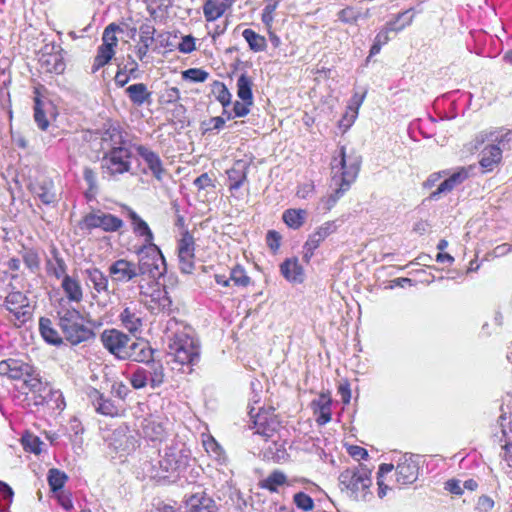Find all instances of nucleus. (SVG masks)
Returning <instances> with one entry per match:
<instances>
[{
	"label": "nucleus",
	"instance_id": "1",
	"mask_svg": "<svg viewBox=\"0 0 512 512\" xmlns=\"http://www.w3.org/2000/svg\"><path fill=\"white\" fill-rule=\"evenodd\" d=\"M100 341L104 348L118 359L145 362L151 358V350L147 343L131 341V338L120 330L105 329L100 335Z\"/></svg>",
	"mask_w": 512,
	"mask_h": 512
},
{
	"label": "nucleus",
	"instance_id": "2",
	"mask_svg": "<svg viewBox=\"0 0 512 512\" xmlns=\"http://www.w3.org/2000/svg\"><path fill=\"white\" fill-rule=\"evenodd\" d=\"M340 491L355 502H366L372 497L371 471L363 465L348 467L338 477Z\"/></svg>",
	"mask_w": 512,
	"mask_h": 512
},
{
	"label": "nucleus",
	"instance_id": "3",
	"mask_svg": "<svg viewBox=\"0 0 512 512\" xmlns=\"http://www.w3.org/2000/svg\"><path fill=\"white\" fill-rule=\"evenodd\" d=\"M55 311L63 337L71 345L87 342L94 337L92 329L83 324V316L77 308L55 309Z\"/></svg>",
	"mask_w": 512,
	"mask_h": 512
},
{
	"label": "nucleus",
	"instance_id": "4",
	"mask_svg": "<svg viewBox=\"0 0 512 512\" xmlns=\"http://www.w3.org/2000/svg\"><path fill=\"white\" fill-rule=\"evenodd\" d=\"M360 163L359 156L346 154L345 147L341 146L331 161L332 186L350 188L358 176Z\"/></svg>",
	"mask_w": 512,
	"mask_h": 512
},
{
	"label": "nucleus",
	"instance_id": "5",
	"mask_svg": "<svg viewBox=\"0 0 512 512\" xmlns=\"http://www.w3.org/2000/svg\"><path fill=\"white\" fill-rule=\"evenodd\" d=\"M190 449L180 440L173 439L160 451L159 465L165 473H181L192 461Z\"/></svg>",
	"mask_w": 512,
	"mask_h": 512
},
{
	"label": "nucleus",
	"instance_id": "6",
	"mask_svg": "<svg viewBox=\"0 0 512 512\" xmlns=\"http://www.w3.org/2000/svg\"><path fill=\"white\" fill-rule=\"evenodd\" d=\"M139 261L137 266L138 274L157 279L166 272L165 259L159 247L155 245L141 246L137 250Z\"/></svg>",
	"mask_w": 512,
	"mask_h": 512
},
{
	"label": "nucleus",
	"instance_id": "7",
	"mask_svg": "<svg viewBox=\"0 0 512 512\" xmlns=\"http://www.w3.org/2000/svg\"><path fill=\"white\" fill-rule=\"evenodd\" d=\"M510 132L500 134L497 131H484L476 137L477 143H484L485 141L497 142V144L487 145L481 152L480 165L487 171L494 169L502 159V149L500 147L505 141H508Z\"/></svg>",
	"mask_w": 512,
	"mask_h": 512
},
{
	"label": "nucleus",
	"instance_id": "8",
	"mask_svg": "<svg viewBox=\"0 0 512 512\" xmlns=\"http://www.w3.org/2000/svg\"><path fill=\"white\" fill-rule=\"evenodd\" d=\"M169 354L182 365L194 364L199 358V346L197 341L186 332H177L170 339Z\"/></svg>",
	"mask_w": 512,
	"mask_h": 512
},
{
	"label": "nucleus",
	"instance_id": "9",
	"mask_svg": "<svg viewBox=\"0 0 512 512\" xmlns=\"http://www.w3.org/2000/svg\"><path fill=\"white\" fill-rule=\"evenodd\" d=\"M63 48L55 43L45 44L39 58L41 69L45 73L60 75L66 69Z\"/></svg>",
	"mask_w": 512,
	"mask_h": 512
},
{
	"label": "nucleus",
	"instance_id": "10",
	"mask_svg": "<svg viewBox=\"0 0 512 512\" xmlns=\"http://www.w3.org/2000/svg\"><path fill=\"white\" fill-rule=\"evenodd\" d=\"M122 219L102 210H95L84 216L81 227L87 230L100 228L105 232H116L123 227Z\"/></svg>",
	"mask_w": 512,
	"mask_h": 512
},
{
	"label": "nucleus",
	"instance_id": "11",
	"mask_svg": "<svg viewBox=\"0 0 512 512\" xmlns=\"http://www.w3.org/2000/svg\"><path fill=\"white\" fill-rule=\"evenodd\" d=\"M61 289L64 295L54 303L55 309H71L73 303L80 304L84 298V291L81 282L73 276H65L61 281Z\"/></svg>",
	"mask_w": 512,
	"mask_h": 512
},
{
	"label": "nucleus",
	"instance_id": "12",
	"mask_svg": "<svg viewBox=\"0 0 512 512\" xmlns=\"http://www.w3.org/2000/svg\"><path fill=\"white\" fill-rule=\"evenodd\" d=\"M131 153L128 148L119 146L112 148L102 160V167L111 175L124 174L130 170Z\"/></svg>",
	"mask_w": 512,
	"mask_h": 512
},
{
	"label": "nucleus",
	"instance_id": "13",
	"mask_svg": "<svg viewBox=\"0 0 512 512\" xmlns=\"http://www.w3.org/2000/svg\"><path fill=\"white\" fill-rule=\"evenodd\" d=\"M4 305L19 325L26 323L32 316L29 299L22 292H10L5 298Z\"/></svg>",
	"mask_w": 512,
	"mask_h": 512
},
{
	"label": "nucleus",
	"instance_id": "14",
	"mask_svg": "<svg viewBox=\"0 0 512 512\" xmlns=\"http://www.w3.org/2000/svg\"><path fill=\"white\" fill-rule=\"evenodd\" d=\"M179 268L182 273L191 274L195 267V242L189 232L183 233L178 242Z\"/></svg>",
	"mask_w": 512,
	"mask_h": 512
},
{
	"label": "nucleus",
	"instance_id": "15",
	"mask_svg": "<svg viewBox=\"0 0 512 512\" xmlns=\"http://www.w3.org/2000/svg\"><path fill=\"white\" fill-rule=\"evenodd\" d=\"M418 461L415 456L405 454L396 466V482L402 487L414 483L418 478Z\"/></svg>",
	"mask_w": 512,
	"mask_h": 512
},
{
	"label": "nucleus",
	"instance_id": "16",
	"mask_svg": "<svg viewBox=\"0 0 512 512\" xmlns=\"http://www.w3.org/2000/svg\"><path fill=\"white\" fill-rule=\"evenodd\" d=\"M140 294L145 297L144 301L149 310L153 313L169 314L171 311L172 301L168 292L161 287L152 290L151 294L147 295L143 291V286L139 285Z\"/></svg>",
	"mask_w": 512,
	"mask_h": 512
},
{
	"label": "nucleus",
	"instance_id": "17",
	"mask_svg": "<svg viewBox=\"0 0 512 512\" xmlns=\"http://www.w3.org/2000/svg\"><path fill=\"white\" fill-rule=\"evenodd\" d=\"M336 226L334 222H325L318 227L312 234L309 235L307 241L303 246V259L305 262H309L314 251L320 246V244L332 233L335 232Z\"/></svg>",
	"mask_w": 512,
	"mask_h": 512
},
{
	"label": "nucleus",
	"instance_id": "18",
	"mask_svg": "<svg viewBox=\"0 0 512 512\" xmlns=\"http://www.w3.org/2000/svg\"><path fill=\"white\" fill-rule=\"evenodd\" d=\"M108 272L116 283H127L139 276L136 264L126 259H118L113 262L109 266Z\"/></svg>",
	"mask_w": 512,
	"mask_h": 512
},
{
	"label": "nucleus",
	"instance_id": "19",
	"mask_svg": "<svg viewBox=\"0 0 512 512\" xmlns=\"http://www.w3.org/2000/svg\"><path fill=\"white\" fill-rule=\"evenodd\" d=\"M122 326L130 333L139 332L143 325V316L138 304H126L119 315Z\"/></svg>",
	"mask_w": 512,
	"mask_h": 512
},
{
	"label": "nucleus",
	"instance_id": "20",
	"mask_svg": "<svg viewBox=\"0 0 512 512\" xmlns=\"http://www.w3.org/2000/svg\"><path fill=\"white\" fill-rule=\"evenodd\" d=\"M33 366L20 359L9 358L0 362V375L13 380H23L30 375Z\"/></svg>",
	"mask_w": 512,
	"mask_h": 512
},
{
	"label": "nucleus",
	"instance_id": "21",
	"mask_svg": "<svg viewBox=\"0 0 512 512\" xmlns=\"http://www.w3.org/2000/svg\"><path fill=\"white\" fill-rule=\"evenodd\" d=\"M250 416L253 419L256 433L266 439L271 438L279 426V422L269 412L259 411L254 415L253 409H251Z\"/></svg>",
	"mask_w": 512,
	"mask_h": 512
},
{
	"label": "nucleus",
	"instance_id": "22",
	"mask_svg": "<svg viewBox=\"0 0 512 512\" xmlns=\"http://www.w3.org/2000/svg\"><path fill=\"white\" fill-rule=\"evenodd\" d=\"M137 154L144 160L147 164L149 170L153 174V176L158 180H163V175L165 174V169L163 167L162 161L159 155L150 150L148 147L144 145H138L135 147Z\"/></svg>",
	"mask_w": 512,
	"mask_h": 512
},
{
	"label": "nucleus",
	"instance_id": "23",
	"mask_svg": "<svg viewBox=\"0 0 512 512\" xmlns=\"http://www.w3.org/2000/svg\"><path fill=\"white\" fill-rule=\"evenodd\" d=\"M185 512H217L215 501L204 492L191 495L185 502Z\"/></svg>",
	"mask_w": 512,
	"mask_h": 512
},
{
	"label": "nucleus",
	"instance_id": "24",
	"mask_svg": "<svg viewBox=\"0 0 512 512\" xmlns=\"http://www.w3.org/2000/svg\"><path fill=\"white\" fill-rule=\"evenodd\" d=\"M31 193L37 197L43 204L50 205L56 202V193L54 183L49 179H43L30 183L28 186Z\"/></svg>",
	"mask_w": 512,
	"mask_h": 512
},
{
	"label": "nucleus",
	"instance_id": "25",
	"mask_svg": "<svg viewBox=\"0 0 512 512\" xmlns=\"http://www.w3.org/2000/svg\"><path fill=\"white\" fill-rule=\"evenodd\" d=\"M84 275L88 283L92 285L93 299L97 298L98 294L107 293L109 287L108 276L105 275L100 269L96 267L87 268L84 270Z\"/></svg>",
	"mask_w": 512,
	"mask_h": 512
},
{
	"label": "nucleus",
	"instance_id": "26",
	"mask_svg": "<svg viewBox=\"0 0 512 512\" xmlns=\"http://www.w3.org/2000/svg\"><path fill=\"white\" fill-rule=\"evenodd\" d=\"M250 164L245 160H237L233 166L227 170L229 189L238 190L247 180V174Z\"/></svg>",
	"mask_w": 512,
	"mask_h": 512
},
{
	"label": "nucleus",
	"instance_id": "27",
	"mask_svg": "<svg viewBox=\"0 0 512 512\" xmlns=\"http://www.w3.org/2000/svg\"><path fill=\"white\" fill-rule=\"evenodd\" d=\"M282 276L291 283L300 284L305 279V273L298 258H288L280 265Z\"/></svg>",
	"mask_w": 512,
	"mask_h": 512
},
{
	"label": "nucleus",
	"instance_id": "28",
	"mask_svg": "<svg viewBox=\"0 0 512 512\" xmlns=\"http://www.w3.org/2000/svg\"><path fill=\"white\" fill-rule=\"evenodd\" d=\"M409 13V11H405L403 13H399L395 19V21H390L386 24L385 28L383 30H381L375 37V41L378 43V44H381L382 46L387 44L388 41L390 40L389 38V32L391 31H401L402 29H404L405 27L409 26L412 21H413V16H409L408 18H406V20L404 22H402L401 24L398 25V22L400 19L404 18L407 16V14Z\"/></svg>",
	"mask_w": 512,
	"mask_h": 512
},
{
	"label": "nucleus",
	"instance_id": "29",
	"mask_svg": "<svg viewBox=\"0 0 512 512\" xmlns=\"http://www.w3.org/2000/svg\"><path fill=\"white\" fill-rule=\"evenodd\" d=\"M129 218L132 222L133 232L139 237H143V245L142 246H150L154 244V236L149 228L148 224L133 210H128Z\"/></svg>",
	"mask_w": 512,
	"mask_h": 512
},
{
	"label": "nucleus",
	"instance_id": "30",
	"mask_svg": "<svg viewBox=\"0 0 512 512\" xmlns=\"http://www.w3.org/2000/svg\"><path fill=\"white\" fill-rule=\"evenodd\" d=\"M141 434L150 441H161L165 436V428L161 421L154 417L143 419Z\"/></svg>",
	"mask_w": 512,
	"mask_h": 512
},
{
	"label": "nucleus",
	"instance_id": "31",
	"mask_svg": "<svg viewBox=\"0 0 512 512\" xmlns=\"http://www.w3.org/2000/svg\"><path fill=\"white\" fill-rule=\"evenodd\" d=\"M331 398L329 395L322 393L319 397L312 401L316 422L319 425H325L331 420Z\"/></svg>",
	"mask_w": 512,
	"mask_h": 512
},
{
	"label": "nucleus",
	"instance_id": "32",
	"mask_svg": "<svg viewBox=\"0 0 512 512\" xmlns=\"http://www.w3.org/2000/svg\"><path fill=\"white\" fill-rule=\"evenodd\" d=\"M467 177L468 173L464 169L453 173L449 178L445 179L435 191L431 193L430 198L433 200L439 199L441 194H447L451 192L456 186L463 183Z\"/></svg>",
	"mask_w": 512,
	"mask_h": 512
},
{
	"label": "nucleus",
	"instance_id": "33",
	"mask_svg": "<svg viewBox=\"0 0 512 512\" xmlns=\"http://www.w3.org/2000/svg\"><path fill=\"white\" fill-rule=\"evenodd\" d=\"M36 405H47L53 410H63L65 408V401L62 393L59 390H52L47 387V390L41 394L38 399L34 400Z\"/></svg>",
	"mask_w": 512,
	"mask_h": 512
},
{
	"label": "nucleus",
	"instance_id": "34",
	"mask_svg": "<svg viewBox=\"0 0 512 512\" xmlns=\"http://www.w3.org/2000/svg\"><path fill=\"white\" fill-rule=\"evenodd\" d=\"M125 93L129 100L136 106H142L144 103L151 101V92L144 83H135L128 86Z\"/></svg>",
	"mask_w": 512,
	"mask_h": 512
},
{
	"label": "nucleus",
	"instance_id": "35",
	"mask_svg": "<svg viewBox=\"0 0 512 512\" xmlns=\"http://www.w3.org/2000/svg\"><path fill=\"white\" fill-rule=\"evenodd\" d=\"M23 389H26V393H32L35 395L34 400L38 399L45 390L47 385L41 381L39 374L35 371L34 367L30 375H26L23 379Z\"/></svg>",
	"mask_w": 512,
	"mask_h": 512
},
{
	"label": "nucleus",
	"instance_id": "36",
	"mask_svg": "<svg viewBox=\"0 0 512 512\" xmlns=\"http://www.w3.org/2000/svg\"><path fill=\"white\" fill-rule=\"evenodd\" d=\"M90 397L92 399L93 406L98 413L106 416H114L117 414V408L114 406L113 402L106 399L101 393H99V391L93 390Z\"/></svg>",
	"mask_w": 512,
	"mask_h": 512
},
{
	"label": "nucleus",
	"instance_id": "37",
	"mask_svg": "<svg viewBox=\"0 0 512 512\" xmlns=\"http://www.w3.org/2000/svg\"><path fill=\"white\" fill-rule=\"evenodd\" d=\"M252 86L253 82L246 74H241L237 79V95L248 104H253Z\"/></svg>",
	"mask_w": 512,
	"mask_h": 512
},
{
	"label": "nucleus",
	"instance_id": "38",
	"mask_svg": "<svg viewBox=\"0 0 512 512\" xmlns=\"http://www.w3.org/2000/svg\"><path fill=\"white\" fill-rule=\"evenodd\" d=\"M51 106L50 102L42 101L39 97H35L34 120L41 130H46L49 121L46 117V111Z\"/></svg>",
	"mask_w": 512,
	"mask_h": 512
},
{
	"label": "nucleus",
	"instance_id": "39",
	"mask_svg": "<svg viewBox=\"0 0 512 512\" xmlns=\"http://www.w3.org/2000/svg\"><path fill=\"white\" fill-rule=\"evenodd\" d=\"M306 216L307 212L304 209H288L282 218L288 227L298 229L304 224Z\"/></svg>",
	"mask_w": 512,
	"mask_h": 512
},
{
	"label": "nucleus",
	"instance_id": "40",
	"mask_svg": "<svg viewBox=\"0 0 512 512\" xmlns=\"http://www.w3.org/2000/svg\"><path fill=\"white\" fill-rule=\"evenodd\" d=\"M243 38L246 40V42L249 45V48L254 52H262L267 47V42L264 36L256 33L252 29H245L242 32Z\"/></svg>",
	"mask_w": 512,
	"mask_h": 512
},
{
	"label": "nucleus",
	"instance_id": "41",
	"mask_svg": "<svg viewBox=\"0 0 512 512\" xmlns=\"http://www.w3.org/2000/svg\"><path fill=\"white\" fill-rule=\"evenodd\" d=\"M349 188H345L344 186H335L333 193L328 196H324L320 199L318 204V209L323 212L330 211L337 203V201L344 195Z\"/></svg>",
	"mask_w": 512,
	"mask_h": 512
},
{
	"label": "nucleus",
	"instance_id": "42",
	"mask_svg": "<svg viewBox=\"0 0 512 512\" xmlns=\"http://www.w3.org/2000/svg\"><path fill=\"white\" fill-rule=\"evenodd\" d=\"M203 446L205 451L216 461H218L219 464H224L226 462L227 457L222 447L212 436H207L203 439Z\"/></svg>",
	"mask_w": 512,
	"mask_h": 512
},
{
	"label": "nucleus",
	"instance_id": "43",
	"mask_svg": "<svg viewBox=\"0 0 512 512\" xmlns=\"http://www.w3.org/2000/svg\"><path fill=\"white\" fill-rule=\"evenodd\" d=\"M39 330L42 337L48 343L57 345L62 342V338L59 336L58 332L52 327V322L48 318H41L39 321Z\"/></svg>",
	"mask_w": 512,
	"mask_h": 512
},
{
	"label": "nucleus",
	"instance_id": "44",
	"mask_svg": "<svg viewBox=\"0 0 512 512\" xmlns=\"http://www.w3.org/2000/svg\"><path fill=\"white\" fill-rule=\"evenodd\" d=\"M225 12V4L217 0H207L203 6V13L207 21H215Z\"/></svg>",
	"mask_w": 512,
	"mask_h": 512
},
{
	"label": "nucleus",
	"instance_id": "45",
	"mask_svg": "<svg viewBox=\"0 0 512 512\" xmlns=\"http://www.w3.org/2000/svg\"><path fill=\"white\" fill-rule=\"evenodd\" d=\"M20 255L24 265L32 273H35L39 270L41 260L39 253L36 250L32 248H23L20 251Z\"/></svg>",
	"mask_w": 512,
	"mask_h": 512
},
{
	"label": "nucleus",
	"instance_id": "46",
	"mask_svg": "<svg viewBox=\"0 0 512 512\" xmlns=\"http://www.w3.org/2000/svg\"><path fill=\"white\" fill-rule=\"evenodd\" d=\"M145 368L148 374L150 386L152 388L159 387L164 382L165 377L163 366L160 363L153 362Z\"/></svg>",
	"mask_w": 512,
	"mask_h": 512
},
{
	"label": "nucleus",
	"instance_id": "47",
	"mask_svg": "<svg viewBox=\"0 0 512 512\" xmlns=\"http://www.w3.org/2000/svg\"><path fill=\"white\" fill-rule=\"evenodd\" d=\"M115 50L111 48H107L103 45H100L97 49V54L94 58V62L92 65V72L98 71L100 68L105 66L110 60L114 57Z\"/></svg>",
	"mask_w": 512,
	"mask_h": 512
},
{
	"label": "nucleus",
	"instance_id": "48",
	"mask_svg": "<svg viewBox=\"0 0 512 512\" xmlns=\"http://www.w3.org/2000/svg\"><path fill=\"white\" fill-rule=\"evenodd\" d=\"M286 481L287 477L284 473L274 471L262 481V487L271 492H277L280 486L286 484Z\"/></svg>",
	"mask_w": 512,
	"mask_h": 512
},
{
	"label": "nucleus",
	"instance_id": "49",
	"mask_svg": "<svg viewBox=\"0 0 512 512\" xmlns=\"http://www.w3.org/2000/svg\"><path fill=\"white\" fill-rule=\"evenodd\" d=\"M212 93L215 95L224 109L231 103L232 94L223 82L215 81L212 85Z\"/></svg>",
	"mask_w": 512,
	"mask_h": 512
},
{
	"label": "nucleus",
	"instance_id": "50",
	"mask_svg": "<svg viewBox=\"0 0 512 512\" xmlns=\"http://www.w3.org/2000/svg\"><path fill=\"white\" fill-rule=\"evenodd\" d=\"M118 31H121L120 27L115 24L111 23L109 24L103 32L102 35V44L103 46L107 48H111L112 50H115L117 44H118V38L116 36V33Z\"/></svg>",
	"mask_w": 512,
	"mask_h": 512
},
{
	"label": "nucleus",
	"instance_id": "51",
	"mask_svg": "<svg viewBox=\"0 0 512 512\" xmlns=\"http://www.w3.org/2000/svg\"><path fill=\"white\" fill-rule=\"evenodd\" d=\"M131 386L134 389H142L150 384L145 367H138L129 377Z\"/></svg>",
	"mask_w": 512,
	"mask_h": 512
},
{
	"label": "nucleus",
	"instance_id": "52",
	"mask_svg": "<svg viewBox=\"0 0 512 512\" xmlns=\"http://www.w3.org/2000/svg\"><path fill=\"white\" fill-rule=\"evenodd\" d=\"M393 464H381L377 473V485H378V496L383 498L386 496L387 491L390 489L388 485L384 483V477L393 470Z\"/></svg>",
	"mask_w": 512,
	"mask_h": 512
},
{
	"label": "nucleus",
	"instance_id": "53",
	"mask_svg": "<svg viewBox=\"0 0 512 512\" xmlns=\"http://www.w3.org/2000/svg\"><path fill=\"white\" fill-rule=\"evenodd\" d=\"M68 477L67 475L58 470V469H50L48 473V483L52 491H57L65 485Z\"/></svg>",
	"mask_w": 512,
	"mask_h": 512
},
{
	"label": "nucleus",
	"instance_id": "54",
	"mask_svg": "<svg viewBox=\"0 0 512 512\" xmlns=\"http://www.w3.org/2000/svg\"><path fill=\"white\" fill-rule=\"evenodd\" d=\"M21 442L25 451L39 454L42 450L41 446L43 445V442L33 434L27 433L23 435Z\"/></svg>",
	"mask_w": 512,
	"mask_h": 512
},
{
	"label": "nucleus",
	"instance_id": "55",
	"mask_svg": "<svg viewBox=\"0 0 512 512\" xmlns=\"http://www.w3.org/2000/svg\"><path fill=\"white\" fill-rule=\"evenodd\" d=\"M182 77L191 82H205L209 77V73L203 69L190 68L182 72Z\"/></svg>",
	"mask_w": 512,
	"mask_h": 512
},
{
	"label": "nucleus",
	"instance_id": "56",
	"mask_svg": "<svg viewBox=\"0 0 512 512\" xmlns=\"http://www.w3.org/2000/svg\"><path fill=\"white\" fill-rule=\"evenodd\" d=\"M253 104H248L246 102L236 101L233 105V113L228 112L224 109L223 114L227 116V119H232L234 117H244L250 112V106Z\"/></svg>",
	"mask_w": 512,
	"mask_h": 512
},
{
	"label": "nucleus",
	"instance_id": "57",
	"mask_svg": "<svg viewBox=\"0 0 512 512\" xmlns=\"http://www.w3.org/2000/svg\"><path fill=\"white\" fill-rule=\"evenodd\" d=\"M293 501L295 505L303 511H311L314 508L313 499L304 492H298L294 495Z\"/></svg>",
	"mask_w": 512,
	"mask_h": 512
},
{
	"label": "nucleus",
	"instance_id": "58",
	"mask_svg": "<svg viewBox=\"0 0 512 512\" xmlns=\"http://www.w3.org/2000/svg\"><path fill=\"white\" fill-rule=\"evenodd\" d=\"M140 32V43L146 45H152L154 42L155 28L149 23H144L139 28Z\"/></svg>",
	"mask_w": 512,
	"mask_h": 512
},
{
	"label": "nucleus",
	"instance_id": "59",
	"mask_svg": "<svg viewBox=\"0 0 512 512\" xmlns=\"http://www.w3.org/2000/svg\"><path fill=\"white\" fill-rule=\"evenodd\" d=\"M362 99L358 102L357 107L352 109L349 107V111H347L342 119L339 121V126L344 128V131L349 129L351 125L354 123L358 116V107L361 105Z\"/></svg>",
	"mask_w": 512,
	"mask_h": 512
},
{
	"label": "nucleus",
	"instance_id": "60",
	"mask_svg": "<svg viewBox=\"0 0 512 512\" xmlns=\"http://www.w3.org/2000/svg\"><path fill=\"white\" fill-rule=\"evenodd\" d=\"M230 280L233 281L235 285L242 287H246L250 283V278L240 267L232 269L230 273Z\"/></svg>",
	"mask_w": 512,
	"mask_h": 512
},
{
	"label": "nucleus",
	"instance_id": "61",
	"mask_svg": "<svg viewBox=\"0 0 512 512\" xmlns=\"http://www.w3.org/2000/svg\"><path fill=\"white\" fill-rule=\"evenodd\" d=\"M177 48L181 53L189 54L193 52L196 49L195 38L191 35L183 36Z\"/></svg>",
	"mask_w": 512,
	"mask_h": 512
},
{
	"label": "nucleus",
	"instance_id": "62",
	"mask_svg": "<svg viewBox=\"0 0 512 512\" xmlns=\"http://www.w3.org/2000/svg\"><path fill=\"white\" fill-rule=\"evenodd\" d=\"M55 263H56V266L53 267L52 269V272H53V275L57 278V279H61V281L64 279L65 276H69L67 274V266H66V263L65 261L60 258V257H55Z\"/></svg>",
	"mask_w": 512,
	"mask_h": 512
},
{
	"label": "nucleus",
	"instance_id": "63",
	"mask_svg": "<svg viewBox=\"0 0 512 512\" xmlns=\"http://www.w3.org/2000/svg\"><path fill=\"white\" fill-rule=\"evenodd\" d=\"M193 184L198 190H204L208 187H215L213 180L207 173H203L200 176H198L194 180Z\"/></svg>",
	"mask_w": 512,
	"mask_h": 512
},
{
	"label": "nucleus",
	"instance_id": "64",
	"mask_svg": "<svg viewBox=\"0 0 512 512\" xmlns=\"http://www.w3.org/2000/svg\"><path fill=\"white\" fill-rule=\"evenodd\" d=\"M494 507V501L491 497L487 495H482L479 497L477 502V509L480 512H489Z\"/></svg>",
	"mask_w": 512,
	"mask_h": 512
}]
</instances>
